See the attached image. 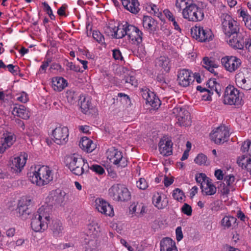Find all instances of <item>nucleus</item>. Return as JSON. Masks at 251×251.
<instances>
[{"instance_id": "1", "label": "nucleus", "mask_w": 251, "mask_h": 251, "mask_svg": "<svg viewBox=\"0 0 251 251\" xmlns=\"http://www.w3.org/2000/svg\"><path fill=\"white\" fill-rule=\"evenodd\" d=\"M50 207L45 205L39 208L37 212L34 214L31 219V227L34 231H42L47 228L50 221Z\"/></svg>"}, {"instance_id": "2", "label": "nucleus", "mask_w": 251, "mask_h": 251, "mask_svg": "<svg viewBox=\"0 0 251 251\" xmlns=\"http://www.w3.org/2000/svg\"><path fill=\"white\" fill-rule=\"evenodd\" d=\"M29 177L32 183L43 186L53 180V173L48 166L38 165L35 167L32 176Z\"/></svg>"}, {"instance_id": "3", "label": "nucleus", "mask_w": 251, "mask_h": 251, "mask_svg": "<svg viewBox=\"0 0 251 251\" xmlns=\"http://www.w3.org/2000/svg\"><path fill=\"white\" fill-rule=\"evenodd\" d=\"M223 102L225 104L240 106L243 103L241 94L233 86L229 85L225 90Z\"/></svg>"}, {"instance_id": "4", "label": "nucleus", "mask_w": 251, "mask_h": 251, "mask_svg": "<svg viewBox=\"0 0 251 251\" xmlns=\"http://www.w3.org/2000/svg\"><path fill=\"white\" fill-rule=\"evenodd\" d=\"M183 18L190 21H201L203 19V9L199 7L196 4L190 3L182 11Z\"/></svg>"}, {"instance_id": "5", "label": "nucleus", "mask_w": 251, "mask_h": 251, "mask_svg": "<svg viewBox=\"0 0 251 251\" xmlns=\"http://www.w3.org/2000/svg\"><path fill=\"white\" fill-rule=\"evenodd\" d=\"M109 196L115 201H126L130 198V193L123 185L117 184L113 185L109 189Z\"/></svg>"}, {"instance_id": "6", "label": "nucleus", "mask_w": 251, "mask_h": 251, "mask_svg": "<svg viewBox=\"0 0 251 251\" xmlns=\"http://www.w3.org/2000/svg\"><path fill=\"white\" fill-rule=\"evenodd\" d=\"M222 18L223 30L226 36L230 38L232 35L239 32L238 23L230 15L223 14Z\"/></svg>"}, {"instance_id": "7", "label": "nucleus", "mask_w": 251, "mask_h": 251, "mask_svg": "<svg viewBox=\"0 0 251 251\" xmlns=\"http://www.w3.org/2000/svg\"><path fill=\"white\" fill-rule=\"evenodd\" d=\"M65 161L67 166L73 174L80 176V168L83 164V159L82 158L74 154L66 156Z\"/></svg>"}, {"instance_id": "8", "label": "nucleus", "mask_w": 251, "mask_h": 251, "mask_svg": "<svg viewBox=\"0 0 251 251\" xmlns=\"http://www.w3.org/2000/svg\"><path fill=\"white\" fill-rule=\"evenodd\" d=\"M229 136V131L225 126H219L210 134L211 139L216 144H221L226 142Z\"/></svg>"}, {"instance_id": "9", "label": "nucleus", "mask_w": 251, "mask_h": 251, "mask_svg": "<svg viewBox=\"0 0 251 251\" xmlns=\"http://www.w3.org/2000/svg\"><path fill=\"white\" fill-rule=\"evenodd\" d=\"M173 114L177 119V124L180 126H189L191 125L189 112L184 108L176 106L173 109Z\"/></svg>"}, {"instance_id": "10", "label": "nucleus", "mask_w": 251, "mask_h": 251, "mask_svg": "<svg viewBox=\"0 0 251 251\" xmlns=\"http://www.w3.org/2000/svg\"><path fill=\"white\" fill-rule=\"evenodd\" d=\"M53 141L58 145L65 144L68 141L69 129L66 126L56 127L52 131Z\"/></svg>"}, {"instance_id": "11", "label": "nucleus", "mask_w": 251, "mask_h": 251, "mask_svg": "<svg viewBox=\"0 0 251 251\" xmlns=\"http://www.w3.org/2000/svg\"><path fill=\"white\" fill-rule=\"evenodd\" d=\"M191 35L194 38L202 42L211 40L213 34L209 29H204L203 27L196 26L195 28L191 29Z\"/></svg>"}, {"instance_id": "12", "label": "nucleus", "mask_w": 251, "mask_h": 251, "mask_svg": "<svg viewBox=\"0 0 251 251\" xmlns=\"http://www.w3.org/2000/svg\"><path fill=\"white\" fill-rule=\"evenodd\" d=\"M222 65L230 73L234 72L241 65V60L235 56H226L221 59Z\"/></svg>"}, {"instance_id": "13", "label": "nucleus", "mask_w": 251, "mask_h": 251, "mask_svg": "<svg viewBox=\"0 0 251 251\" xmlns=\"http://www.w3.org/2000/svg\"><path fill=\"white\" fill-rule=\"evenodd\" d=\"M206 86L208 89L202 88L201 86L197 87V90L201 92L207 91L209 94H213L214 92H215L219 96H220L222 87L220 83H218L215 78L209 79L206 83Z\"/></svg>"}, {"instance_id": "14", "label": "nucleus", "mask_w": 251, "mask_h": 251, "mask_svg": "<svg viewBox=\"0 0 251 251\" xmlns=\"http://www.w3.org/2000/svg\"><path fill=\"white\" fill-rule=\"evenodd\" d=\"M96 208L99 212L106 216L112 217L114 216V211L112 206L105 200L99 198L95 201Z\"/></svg>"}, {"instance_id": "15", "label": "nucleus", "mask_w": 251, "mask_h": 251, "mask_svg": "<svg viewBox=\"0 0 251 251\" xmlns=\"http://www.w3.org/2000/svg\"><path fill=\"white\" fill-rule=\"evenodd\" d=\"M235 83L236 85L244 91L251 90V76L246 77L242 73L235 75Z\"/></svg>"}, {"instance_id": "16", "label": "nucleus", "mask_w": 251, "mask_h": 251, "mask_svg": "<svg viewBox=\"0 0 251 251\" xmlns=\"http://www.w3.org/2000/svg\"><path fill=\"white\" fill-rule=\"evenodd\" d=\"M193 77L188 70L184 69L180 71L177 75V81L180 85L183 87L188 86L194 81Z\"/></svg>"}, {"instance_id": "17", "label": "nucleus", "mask_w": 251, "mask_h": 251, "mask_svg": "<svg viewBox=\"0 0 251 251\" xmlns=\"http://www.w3.org/2000/svg\"><path fill=\"white\" fill-rule=\"evenodd\" d=\"M30 200H27L25 201L24 200L20 201L18 203L17 208L18 212L19 213V216L21 217L23 219H26L31 213L29 206Z\"/></svg>"}, {"instance_id": "18", "label": "nucleus", "mask_w": 251, "mask_h": 251, "mask_svg": "<svg viewBox=\"0 0 251 251\" xmlns=\"http://www.w3.org/2000/svg\"><path fill=\"white\" fill-rule=\"evenodd\" d=\"M227 41L229 45L234 49L242 50L244 48V37L241 33L238 32L232 35Z\"/></svg>"}, {"instance_id": "19", "label": "nucleus", "mask_w": 251, "mask_h": 251, "mask_svg": "<svg viewBox=\"0 0 251 251\" xmlns=\"http://www.w3.org/2000/svg\"><path fill=\"white\" fill-rule=\"evenodd\" d=\"M173 143L171 140L162 139L159 143L160 152L164 156H169L172 154Z\"/></svg>"}, {"instance_id": "20", "label": "nucleus", "mask_w": 251, "mask_h": 251, "mask_svg": "<svg viewBox=\"0 0 251 251\" xmlns=\"http://www.w3.org/2000/svg\"><path fill=\"white\" fill-rule=\"evenodd\" d=\"M26 158L23 157V160L20 157H16L12 161L10 166V171L13 173L19 174L22 171L26 162Z\"/></svg>"}, {"instance_id": "21", "label": "nucleus", "mask_w": 251, "mask_h": 251, "mask_svg": "<svg viewBox=\"0 0 251 251\" xmlns=\"http://www.w3.org/2000/svg\"><path fill=\"white\" fill-rule=\"evenodd\" d=\"M113 156V162L115 165H118L121 167H125L127 165V161L126 158L123 157L122 152L117 150H114L112 152Z\"/></svg>"}, {"instance_id": "22", "label": "nucleus", "mask_w": 251, "mask_h": 251, "mask_svg": "<svg viewBox=\"0 0 251 251\" xmlns=\"http://www.w3.org/2000/svg\"><path fill=\"white\" fill-rule=\"evenodd\" d=\"M124 7L133 14L137 13L139 11V3L138 0H121Z\"/></svg>"}, {"instance_id": "23", "label": "nucleus", "mask_w": 251, "mask_h": 251, "mask_svg": "<svg viewBox=\"0 0 251 251\" xmlns=\"http://www.w3.org/2000/svg\"><path fill=\"white\" fill-rule=\"evenodd\" d=\"M79 146L82 150L87 152H91L96 147V144L93 143L92 140L85 137L81 139Z\"/></svg>"}, {"instance_id": "24", "label": "nucleus", "mask_w": 251, "mask_h": 251, "mask_svg": "<svg viewBox=\"0 0 251 251\" xmlns=\"http://www.w3.org/2000/svg\"><path fill=\"white\" fill-rule=\"evenodd\" d=\"M54 204L61 205L65 200L66 193L61 190H56L50 194Z\"/></svg>"}, {"instance_id": "25", "label": "nucleus", "mask_w": 251, "mask_h": 251, "mask_svg": "<svg viewBox=\"0 0 251 251\" xmlns=\"http://www.w3.org/2000/svg\"><path fill=\"white\" fill-rule=\"evenodd\" d=\"M80 107L81 111L86 115H90L93 114V112L95 111L91 102L89 99H87L85 98H84L83 100L80 101Z\"/></svg>"}, {"instance_id": "26", "label": "nucleus", "mask_w": 251, "mask_h": 251, "mask_svg": "<svg viewBox=\"0 0 251 251\" xmlns=\"http://www.w3.org/2000/svg\"><path fill=\"white\" fill-rule=\"evenodd\" d=\"M174 248H176V243L169 237L163 238L160 242V251H172Z\"/></svg>"}, {"instance_id": "27", "label": "nucleus", "mask_w": 251, "mask_h": 251, "mask_svg": "<svg viewBox=\"0 0 251 251\" xmlns=\"http://www.w3.org/2000/svg\"><path fill=\"white\" fill-rule=\"evenodd\" d=\"M152 202L158 209H162L168 205V201L166 198L162 200L161 196L157 193L152 197Z\"/></svg>"}, {"instance_id": "28", "label": "nucleus", "mask_w": 251, "mask_h": 251, "mask_svg": "<svg viewBox=\"0 0 251 251\" xmlns=\"http://www.w3.org/2000/svg\"><path fill=\"white\" fill-rule=\"evenodd\" d=\"M12 114L24 119H27L29 117L28 111L25 106L21 105L19 107L15 106L12 110Z\"/></svg>"}, {"instance_id": "29", "label": "nucleus", "mask_w": 251, "mask_h": 251, "mask_svg": "<svg viewBox=\"0 0 251 251\" xmlns=\"http://www.w3.org/2000/svg\"><path fill=\"white\" fill-rule=\"evenodd\" d=\"M203 66L209 72L213 74L214 75H217L218 74V72L215 70L218 68V66L215 64L214 61L210 60L208 57H204L203 58Z\"/></svg>"}, {"instance_id": "30", "label": "nucleus", "mask_w": 251, "mask_h": 251, "mask_svg": "<svg viewBox=\"0 0 251 251\" xmlns=\"http://www.w3.org/2000/svg\"><path fill=\"white\" fill-rule=\"evenodd\" d=\"M52 84L54 90L60 91L67 86V82L62 77H56L52 78Z\"/></svg>"}, {"instance_id": "31", "label": "nucleus", "mask_w": 251, "mask_h": 251, "mask_svg": "<svg viewBox=\"0 0 251 251\" xmlns=\"http://www.w3.org/2000/svg\"><path fill=\"white\" fill-rule=\"evenodd\" d=\"M142 35L143 33L138 29V31H136L135 34H133V36H131L129 39L132 41L136 42L138 45V50H140L142 53H144L145 52L144 48L142 47V45H140L142 42Z\"/></svg>"}, {"instance_id": "32", "label": "nucleus", "mask_w": 251, "mask_h": 251, "mask_svg": "<svg viewBox=\"0 0 251 251\" xmlns=\"http://www.w3.org/2000/svg\"><path fill=\"white\" fill-rule=\"evenodd\" d=\"M155 21L151 16H144L143 19V27L150 31L155 30L154 26L155 25Z\"/></svg>"}, {"instance_id": "33", "label": "nucleus", "mask_w": 251, "mask_h": 251, "mask_svg": "<svg viewBox=\"0 0 251 251\" xmlns=\"http://www.w3.org/2000/svg\"><path fill=\"white\" fill-rule=\"evenodd\" d=\"M169 59L164 56H161L156 61V65L161 67L166 72L170 70Z\"/></svg>"}, {"instance_id": "34", "label": "nucleus", "mask_w": 251, "mask_h": 251, "mask_svg": "<svg viewBox=\"0 0 251 251\" xmlns=\"http://www.w3.org/2000/svg\"><path fill=\"white\" fill-rule=\"evenodd\" d=\"M87 232L88 235L93 236L95 237L97 236L98 232L100 231L99 227L98 224L94 222H92L87 225Z\"/></svg>"}, {"instance_id": "35", "label": "nucleus", "mask_w": 251, "mask_h": 251, "mask_svg": "<svg viewBox=\"0 0 251 251\" xmlns=\"http://www.w3.org/2000/svg\"><path fill=\"white\" fill-rule=\"evenodd\" d=\"M123 29H125V33L126 35H127L129 38L131 36H133V34H135L136 31H138V28L131 25L128 24L126 23L124 25H123Z\"/></svg>"}, {"instance_id": "36", "label": "nucleus", "mask_w": 251, "mask_h": 251, "mask_svg": "<svg viewBox=\"0 0 251 251\" xmlns=\"http://www.w3.org/2000/svg\"><path fill=\"white\" fill-rule=\"evenodd\" d=\"M237 219L232 216H225L221 221L222 225L225 228H228L232 226V224L236 223Z\"/></svg>"}, {"instance_id": "37", "label": "nucleus", "mask_w": 251, "mask_h": 251, "mask_svg": "<svg viewBox=\"0 0 251 251\" xmlns=\"http://www.w3.org/2000/svg\"><path fill=\"white\" fill-rule=\"evenodd\" d=\"M66 97L70 104H74L77 101L79 96L74 91L68 90L66 92Z\"/></svg>"}, {"instance_id": "38", "label": "nucleus", "mask_w": 251, "mask_h": 251, "mask_svg": "<svg viewBox=\"0 0 251 251\" xmlns=\"http://www.w3.org/2000/svg\"><path fill=\"white\" fill-rule=\"evenodd\" d=\"M130 208V210L136 213L137 216L143 215L145 213V207L142 203L131 205Z\"/></svg>"}, {"instance_id": "39", "label": "nucleus", "mask_w": 251, "mask_h": 251, "mask_svg": "<svg viewBox=\"0 0 251 251\" xmlns=\"http://www.w3.org/2000/svg\"><path fill=\"white\" fill-rule=\"evenodd\" d=\"M62 224L59 221H53L51 230L54 236H57L62 231Z\"/></svg>"}, {"instance_id": "40", "label": "nucleus", "mask_w": 251, "mask_h": 251, "mask_svg": "<svg viewBox=\"0 0 251 251\" xmlns=\"http://www.w3.org/2000/svg\"><path fill=\"white\" fill-rule=\"evenodd\" d=\"M241 151L243 153L247 152V154L251 157V141L247 140L244 141L242 145Z\"/></svg>"}, {"instance_id": "41", "label": "nucleus", "mask_w": 251, "mask_h": 251, "mask_svg": "<svg viewBox=\"0 0 251 251\" xmlns=\"http://www.w3.org/2000/svg\"><path fill=\"white\" fill-rule=\"evenodd\" d=\"M251 157H248L247 155L244 154L238 158L237 163L239 166H241L243 169L245 168L246 164L251 162Z\"/></svg>"}, {"instance_id": "42", "label": "nucleus", "mask_w": 251, "mask_h": 251, "mask_svg": "<svg viewBox=\"0 0 251 251\" xmlns=\"http://www.w3.org/2000/svg\"><path fill=\"white\" fill-rule=\"evenodd\" d=\"M173 197L178 201H181L185 198L183 192L179 188H176L173 191Z\"/></svg>"}, {"instance_id": "43", "label": "nucleus", "mask_w": 251, "mask_h": 251, "mask_svg": "<svg viewBox=\"0 0 251 251\" xmlns=\"http://www.w3.org/2000/svg\"><path fill=\"white\" fill-rule=\"evenodd\" d=\"M123 81L125 83H129L132 86H134L135 87L137 86V80L133 75H125Z\"/></svg>"}, {"instance_id": "44", "label": "nucleus", "mask_w": 251, "mask_h": 251, "mask_svg": "<svg viewBox=\"0 0 251 251\" xmlns=\"http://www.w3.org/2000/svg\"><path fill=\"white\" fill-rule=\"evenodd\" d=\"M194 161L199 165H206L207 156L202 153L199 154Z\"/></svg>"}, {"instance_id": "45", "label": "nucleus", "mask_w": 251, "mask_h": 251, "mask_svg": "<svg viewBox=\"0 0 251 251\" xmlns=\"http://www.w3.org/2000/svg\"><path fill=\"white\" fill-rule=\"evenodd\" d=\"M117 26H112V25L109 24L108 26L104 27V32L108 36L115 38V33H116L115 28Z\"/></svg>"}, {"instance_id": "46", "label": "nucleus", "mask_w": 251, "mask_h": 251, "mask_svg": "<svg viewBox=\"0 0 251 251\" xmlns=\"http://www.w3.org/2000/svg\"><path fill=\"white\" fill-rule=\"evenodd\" d=\"M190 0H176V6L178 8V11H180L181 9L186 7L189 4L188 1Z\"/></svg>"}, {"instance_id": "47", "label": "nucleus", "mask_w": 251, "mask_h": 251, "mask_svg": "<svg viewBox=\"0 0 251 251\" xmlns=\"http://www.w3.org/2000/svg\"><path fill=\"white\" fill-rule=\"evenodd\" d=\"M216 187L215 186H210L209 187H205L201 189V192L205 195H212L216 192Z\"/></svg>"}, {"instance_id": "48", "label": "nucleus", "mask_w": 251, "mask_h": 251, "mask_svg": "<svg viewBox=\"0 0 251 251\" xmlns=\"http://www.w3.org/2000/svg\"><path fill=\"white\" fill-rule=\"evenodd\" d=\"M196 180L197 183L201 184V188L202 189L203 187V182L205 183V180L207 178L205 174L200 173L196 176Z\"/></svg>"}, {"instance_id": "49", "label": "nucleus", "mask_w": 251, "mask_h": 251, "mask_svg": "<svg viewBox=\"0 0 251 251\" xmlns=\"http://www.w3.org/2000/svg\"><path fill=\"white\" fill-rule=\"evenodd\" d=\"M147 103H149L153 108L157 109L161 104L160 100L155 96L151 97V101H148Z\"/></svg>"}, {"instance_id": "50", "label": "nucleus", "mask_w": 251, "mask_h": 251, "mask_svg": "<svg viewBox=\"0 0 251 251\" xmlns=\"http://www.w3.org/2000/svg\"><path fill=\"white\" fill-rule=\"evenodd\" d=\"M93 37L100 44L104 43V38L102 34L98 31H94L93 32Z\"/></svg>"}, {"instance_id": "51", "label": "nucleus", "mask_w": 251, "mask_h": 251, "mask_svg": "<svg viewBox=\"0 0 251 251\" xmlns=\"http://www.w3.org/2000/svg\"><path fill=\"white\" fill-rule=\"evenodd\" d=\"M142 96L147 103L148 101H151V97L155 96V94L152 92H150L149 90H145L142 91Z\"/></svg>"}, {"instance_id": "52", "label": "nucleus", "mask_w": 251, "mask_h": 251, "mask_svg": "<svg viewBox=\"0 0 251 251\" xmlns=\"http://www.w3.org/2000/svg\"><path fill=\"white\" fill-rule=\"evenodd\" d=\"M91 170L99 175H102L104 173V169L97 164H91Z\"/></svg>"}, {"instance_id": "53", "label": "nucleus", "mask_w": 251, "mask_h": 251, "mask_svg": "<svg viewBox=\"0 0 251 251\" xmlns=\"http://www.w3.org/2000/svg\"><path fill=\"white\" fill-rule=\"evenodd\" d=\"M181 212L187 216H191L192 213L191 206L187 203H184L181 207Z\"/></svg>"}, {"instance_id": "54", "label": "nucleus", "mask_w": 251, "mask_h": 251, "mask_svg": "<svg viewBox=\"0 0 251 251\" xmlns=\"http://www.w3.org/2000/svg\"><path fill=\"white\" fill-rule=\"evenodd\" d=\"M137 186L140 189L145 190L148 187L147 182L145 178H141L137 181Z\"/></svg>"}, {"instance_id": "55", "label": "nucleus", "mask_w": 251, "mask_h": 251, "mask_svg": "<svg viewBox=\"0 0 251 251\" xmlns=\"http://www.w3.org/2000/svg\"><path fill=\"white\" fill-rule=\"evenodd\" d=\"M151 9L153 11V14L155 16L158 17L161 21H165V20L162 18V14L161 11H159V9L157 7V6L153 4L151 7Z\"/></svg>"}, {"instance_id": "56", "label": "nucleus", "mask_w": 251, "mask_h": 251, "mask_svg": "<svg viewBox=\"0 0 251 251\" xmlns=\"http://www.w3.org/2000/svg\"><path fill=\"white\" fill-rule=\"evenodd\" d=\"M66 66L70 70H73L76 72H83V70H81L80 68L78 66H76L73 62H67Z\"/></svg>"}, {"instance_id": "57", "label": "nucleus", "mask_w": 251, "mask_h": 251, "mask_svg": "<svg viewBox=\"0 0 251 251\" xmlns=\"http://www.w3.org/2000/svg\"><path fill=\"white\" fill-rule=\"evenodd\" d=\"M8 71L14 75H17L20 71V68L17 66L9 64L7 66Z\"/></svg>"}, {"instance_id": "58", "label": "nucleus", "mask_w": 251, "mask_h": 251, "mask_svg": "<svg viewBox=\"0 0 251 251\" xmlns=\"http://www.w3.org/2000/svg\"><path fill=\"white\" fill-rule=\"evenodd\" d=\"M115 30H116V33H115V36L114 38H122L126 35V34H124L125 29H124L123 28L122 29H120L118 26H117V27L116 28H115Z\"/></svg>"}, {"instance_id": "59", "label": "nucleus", "mask_w": 251, "mask_h": 251, "mask_svg": "<svg viewBox=\"0 0 251 251\" xmlns=\"http://www.w3.org/2000/svg\"><path fill=\"white\" fill-rule=\"evenodd\" d=\"M89 169H91V165H90L88 163L85 162L83 159V164L80 168V175H82L84 173L88 172Z\"/></svg>"}, {"instance_id": "60", "label": "nucleus", "mask_w": 251, "mask_h": 251, "mask_svg": "<svg viewBox=\"0 0 251 251\" xmlns=\"http://www.w3.org/2000/svg\"><path fill=\"white\" fill-rule=\"evenodd\" d=\"M43 4L44 5V6L45 8V9H46V11L47 14L49 15V16H50V19L52 20H54L55 19V16H54V15L52 13V10H51L50 7L46 2H44L43 3Z\"/></svg>"}, {"instance_id": "61", "label": "nucleus", "mask_w": 251, "mask_h": 251, "mask_svg": "<svg viewBox=\"0 0 251 251\" xmlns=\"http://www.w3.org/2000/svg\"><path fill=\"white\" fill-rule=\"evenodd\" d=\"M224 181L227 186H230L235 181V177L232 175L226 176L224 178Z\"/></svg>"}, {"instance_id": "62", "label": "nucleus", "mask_w": 251, "mask_h": 251, "mask_svg": "<svg viewBox=\"0 0 251 251\" xmlns=\"http://www.w3.org/2000/svg\"><path fill=\"white\" fill-rule=\"evenodd\" d=\"M176 239L177 241H180L183 237L181 226H178L176 229Z\"/></svg>"}, {"instance_id": "63", "label": "nucleus", "mask_w": 251, "mask_h": 251, "mask_svg": "<svg viewBox=\"0 0 251 251\" xmlns=\"http://www.w3.org/2000/svg\"><path fill=\"white\" fill-rule=\"evenodd\" d=\"M13 142V137L12 135H8L4 138V144L7 146V147H10Z\"/></svg>"}, {"instance_id": "64", "label": "nucleus", "mask_w": 251, "mask_h": 251, "mask_svg": "<svg viewBox=\"0 0 251 251\" xmlns=\"http://www.w3.org/2000/svg\"><path fill=\"white\" fill-rule=\"evenodd\" d=\"M113 57L116 60H121L123 58L121 52L119 50L117 49H114L113 50Z\"/></svg>"}]
</instances>
